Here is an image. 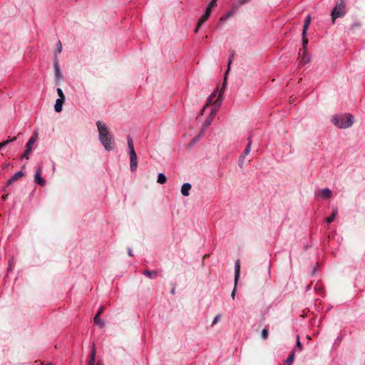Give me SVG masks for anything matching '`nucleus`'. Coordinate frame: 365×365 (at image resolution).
<instances>
[{
	"label": "nucleus",
	"instance_id": "nucleus-39",
	"mask_svg": "<svg viewBox=\"0 0 365 365\" xmlns=\"http://www.w3.org/2000/svg\"><path fill=\"white\" fill-rule=\"evenodd\" d=\"M128 253L129 256H130V257L133 256V252H132V250L130 248H128Z\"/></svg>",
	"mask_w": 365,
	"mask_h": 365
},
{
	"label": "nucleus",
	"instance_id": "nucleus-9",
	"mask_svg": "<svg viewBox=\"0 0 365 365\" xmlns=\"http://www.w3.org/2000/svg\"><path fill=\"white\" fill-rule=\"evenodd\" d=\"M42 168H43L42 165H40L37 168L35 176H34L35 182L40 185H45V182H46L45 180L41 178Z\"/></svg>",
	"mask_w": 365,
	"mask_h": 365
},
{
	"label": "nucleus",
	"instance_id": "nucleus-23",
	"mask_svg": "<svg viewBox=\"0 0 365 365\" xmlns=\"http://www.w3.org/2000/svg\"><path fill=\"white\" fill-rule=\"evenodd\" d=\"M127 142H128V149H129V153L130 152H134L135 149H134V146H133V140H132V138L130 136H128Z\"/></svg>",
	"mask_w": 365,
	"mask_h": 365
},
{
	"label": "nucleus",
	"instance_id": "nucleus-36",
	"mask_svg": "<svg viewBox=\"0 0 365 365\" xmlns=\"http://www.w3.org/2000/svg\"><path fill=\"white\" fill-rule=\"evenodd\" d=\"M62 51V45H61V43L60 41H58V43H57V51L58 53H61Z\"/></svg>",
	"mask_w": 365,
	"mask_h": 365
},
{
	"label": "nucleus",
	"instance_id": "nucleus-18",
	"mask_svg": "<svg viewBox=\"0 0 365 365\" xmlns=\"http://www.w3.org/2000/svg\"><path fill=\"white\" fill-rule=\"evenodd\" d=\"M94 322L101 328L104 327V321L100 318L99 314H96L94 317Z\"/></svg>",
	"mask_w": 365,
	"mask_h": 365
},
{
	"label": "nucleus",
	"instance_id": "nucleus-14",
	"mask_svg": "<svg viewBox=\"0 0 365 365\" xmlns=\"http://www.w3.org/2000/svg\"><path fill=\"white\" fill-rule=\"evenodd\" d=\"M310 21H311V16H310V15H308L304 22L302 36L307 35V32L309 26L310 24Z\"/></svg>",
	"mask_w": 365,
	"mask_h": 365
},
{
	"label": "nucleus",
	"instance_id": "nucleus-1",
	"mask_svg": "<svg viewBox=\"0 0 365 365\" xmlns=\"http://www.w3.org/2000/svg\"><path fill=\"white\" fill-rule=\"evenodd\" d=\"M99 132V139L105 149L110 150L113 149V138L106 125L101 121L96 123Z\"/></svg>",
	"mask_w": 365,
	"mask_h": 365
},
{
	"label": "nucleus",
	"instance_id": "nucleus-11",
	"mask_svg": "<svg viewBox=\"0 0 365 365\" xmlns=\"http://www.w3.org/2000/svg\"><path fill=\"white\" fill-rule=\"evenodd\" d=\"M317 195L322 199H329L332 196V192L329 188H324L318 192Z\"/></svg>",
	"mask_w": 365,
	"mask_h": 365
},
{
	"label": "nucleus",
	"instance_id": "nucleus-4",
	"mask_svg": "<svg viewBox=\"0 0 365 365\" xmlns=\"http://www.w3.org/2000/svg\"><path fill=\"white\" fill-rule=\"evenodd\" d=\"M240 260L237 259L235 263V286H234V289L231 293V297L233 299H235V297L237 283H238V281L240 279Z\"/></svg>",
	"mask_w": 365,
	"mask_h": 365
},
{
	"label": "nucleus",
	"instance_id": "nucleus-3",
	"mask_svg": "<svg viewBox=\"0 0 365 365\" xmlns=\"http://www.w3.org/2000/svg\"><path fill=\"white\" fill-rule=\"evenodd\" d=\"M346 4L344 0H340L338 1L331 12L332 23L334 24L335 20L337 18L342 17L345 15Z\"/></svg>",
	"mask_w": 365,
	"mask_h": 365
},
{
	"label": "nucleus",
	"instance_id": "nucleus-27",
	"mask_svg": "<svg viewBox=\"0 0 365 365\" xmlns=\"http://www.w3.org/2000/svg\"><path fill=\"white\" fill-rule=\"evenodd\" d=\"M233 14V11H230L229 12H227V14H225L224 16H222L221 18H220V21H226L228 18H230L232 15Z\"/></svg>",
	"mask_w": 365,
	"mask_h": 365
},
{
	"label": "nucleus",
	"instance_id": "nucleus-12",
	"mask_svg": "<svg viewBox=\"0 0 365 365\" xmlns=\"http://www.w3.org/2000/svg\"><path fill=\"white\" fill-rule=\"evenodd\" d=\"M24 175V173L22 171L16 172L14 175H12L11 178L7 180V185H11L14 182L18 180L21 178Z\"/></svg>",
	"mask_w": 365,
	"mask_h": 365
},
{
	"label": "nucleus",
	"instance_id": "nucleus-40",
	"mask_svg": "<svg viewBox=\"0 0 365 365\" xmlns=\"http://www.w3.org/2000/svg\"><path fill=\"white\" fill-rule=\"evenodd\" d=\"M10 165V163H6V164H4L3 165V168H6L7 167H9Z\"/></svg>",
	"mask_w": 365,
	"mask_h": 365
},
{
	"label": "nucleus",
	"instance_id": "nucleus-30",
	"mask_svg": "<svg viewBox=\"0 0 365 365\" xmlns=\"http://www.w3.org/2000/svg\"><path fill=\"white\" fill-rule=\"evenodd\" d=\"M57 93L59 96L58 99H63V100H65V96H64V94H63V91L61 90V88H58L57 90Z\"/></svg>",
	"mask_w": 365,
	"mask_h": 365
},
{
	"label": "nucleus",
	"instance_id": "nucleus-35",
	"mask_svg": "<svg viewBox=\"0 0 365 365\" xmlns=\"http://www.w3.org/2000/svg\"><path fill=\"white\" fill-rule=\"evenodd\" d=\"M297 347L299 349V350H302V345L299 341V336H297Z\"/></svg>",
	"mask_w": 365,
	"mask_h": 365
},
{
	"label": "nucleus",
	"instance_id": "nucleus-33",
	"mask_svg": "<svg viewBox=\"0 0 365 365\" xmlns=\"http://www.w3.org/2000/svg\"><path fill=\"white\" fill-rule=\"evenodd\" d=\"M55 70H56V75L57 77L60 76V68L57 63V61L55 62Z\"/></svg>",
	"mask_w": 365,
	"mask_h": 365
},
{
	"label": "nucleus",
	"instance_id": "nucleus-37",
	"mask_svg": "<svg viewBox=\"0 0 365 365\" xmlns=\"http://www.w3.org/2000/svg\"><path fill=\"white\" fill-rule=\"evenodd\" d=\"M250 0H238V6H241V5L247 3Z\"/></svg>",
	"mask_w": 365,
	"mask_h": 365
},
{
	"label": "nucleus",
	"instance_id": "nucleus-25",
	"mask_svg": "<svg viewBox=\"0 0 365 365\" xmlns=\"http://www.w3.org/2000/svg\"><path fill=\"white\" fill-rule=\"evenodd\" d=\"M167 180L166 176L163 173H160L158 176L157 182L160 184H164Z\"/></svg>",
	"mask_w": 365,
	"mask_h": 365
},
{
	"label": "nucleus",
	"instance_id": "nucleus-10",
	"mask_svg": "<svg viewBox=\"0 0 365 365\" xmlns=\"http://www.w3.org/2000/svg\"><path fill=\"white\" fill-rule=\"evenodd\" d=\"M211 11L210 9H206L205 13L202 15L200 19L198 21L196 29H195V32L197 33L200 29V27L207 20L210 15Z\"/></svg>",
	"mask_w": 365,
	"mask_h": 365
},
{
	"label": "nucleus",
	"instance_id": "nucleus-42",
	"mask_svg": "<svg viewBox=\"0 0 365 365\" xmlns=\"http://www.w3.org/2000/svg\"><path fill=\"white\" fill-rule=\"evenodd\" d=\"M46 365H53L52 364L49 363V364H47Z\"/></svg>",
	"mask_w": 365,
	"mask_h": 365
},
{
	"label": "nucleus",
	"instance_id": "nucleus-5",
	"mask_svg": "<svg viewBox=\"0 0 365 365\" xmlns=\"http://www.w3.org/2000/svg\"><path fill=\"white\" fill-rule=\"evenodd\" d=\"M247 140H248V143H247L243 153L240 156V158H239V166L240 168H243L245 156L249 155V153H250L251 145H252V135L249 136V138H247Z\"/></svg>",
	"mask_w": 365,
	"mask_h": 365
},
{
	"label": "nucleus",
	"instance_id": "nucleus-21",
	"mask_svg": "<svg viewBox=\"0 0 365 365\" xmlns=\"http://www.w3.org/2000/svg\"><path fill=\"white\" fill-rule=\"evenodd\" d=\"M337 213H338L337 209L336 208L334 209L331 215L329 217L327 218V220H326L327 222L328 223L332 222L334 221V220L335 219L336 216L337 215Z\"/></svg>",
	"mask_w": 365,
	"mask_h": 365
},
{
	"label": "nucleus",
	"instance_id": "nucleus-32",
	"mask_svg": "<svg viewBox=\"0 0 365 365\" xmlns=\"http://www.w3.org/2000/svg\"><path fill=\"white\" fill-rule=\"evenodd\" d=\"M269 332L266 329H263L262 331V337L263 339H267L268 338Z\"/></svg>",
	"mask_w": 365,
	"mask_h": 365
},
{
	"label": "nucleus",
	"instance_id": "nucleus-15",
	"mask_svg": "<svg viewBox=\"0 0 365 365\" xmlns=\"http://www.w3.org/2000/svg\"><path fill=\"white\" fill-rule=\"evenodd\" d=\"M216 93H217V90L215 91L207 99V103L204 106V107L202 108V109L201 110V115L203 114V112L205 111V110L206 109V108L208 106L209 104L212 103L214 98H215L216 96Z\"/></svg>",
	"mask_w": 365,
	"mask_h": 365
},
{
	"label": "nucleus",
	"instance_id": "nucleus-24",
	"mask_svg": "<svg viewBox=\"0 0 365 365\" xmlns=\"http://www.w3.org/2000/svg\"><path fill=\"white\" fill-rule=\"evenodd\" d=\"M143 274L144 275L148 277L149 278H153L157 274V272L155 270H153V271L144 270L143 272Z\"/></svg>",
	"mask_w": 365,
	"mask_h": 365
},
{
	"label": "nucleus",
	"instance_id": "nucleus-38",
	"mask_svg": "<svg viewBox=\"0 0 365 365\" xmlns=\"http://www.w3.org/2000/svg\"><path fill=\"white\" fill-rule=\"evenodd\" d=\"M104 311V307L103 306H101L98 311V313L97 314H99V316L103 313V312Z\"/></svg>",
	"mask_w": 365,
	"mask_h": 365
},
{
	"label": "nucleus",
	"instance_id": "nucleus-28",
	"mask_svg": "<svg viewBox=\"0 0 365 365\" xmlns=\"http://www.w3.org/2000/svg\"><path fill=\"white\" fill-rule=\"evenodd\" d=\"M234 56H235V51H232L231 52V55L230 56V58H229V61H228V67H227V72L226 73H228L229 70H230V64L232 63V61H233L234 59Z\"/></svg>",
	"mask_w": 365,
	"mask_h": 365
},
{
	"label": "nucleus",
	"instance_id": "nucleus-17",
	"mask_svg": "<svg viewBox=\"0 0 365 365\" xmlns=\"http://www.w3.org/2000/svg\"><path fill=\"white\" fill-rule=\"evenodd\" d=\"M64 101L65 100L58 99V98L56 101V103H55V106H54L56 112L59 113L62 110V106H63Z\"/></svg>",
	"mask_w": 365,
	"mask_h": 365
},
{
	"label": "nucleus",
	"instance_id": "nucleus-19",
	"mask_svg": "<svg viewBox=\"0 0 365 365\" xmlns=\"http://www.w3.org/2000/svg\"><path fill=\"white\" fill-rule=\"evenodd\" d=\"M302 55V56L299 59V64L304 66L309 61V58L306 56V53H304V51Z\"/></svg>",
	"mask_w": 365,
	"mask_h": 365
},
{
	"label": "nucleus",
	"instance_id": "nucleus-6",
	"mask_svg": "<svg viewBox=\"0 0 365 365\" xmlns=\"http://www.w3.org/2000/svg\"><path fill=\"white\" fill-rule=\"evenodd\" d=\"M225 86H226V80L225 79L222 90H221L220 93H219L217 98L214 102V103L215 105V108L211 111L210 116H212L214 118V115H215L216 112L217 111L218 108L220 106L222 101V90L225 87Z\"/></svg>",
	"mask_w": 365,
	"mask_h": 365
},
{
	"label": "nucleus",
	"instance_id": "nucleus-20",
	"mask_svg": "<svg viewBox=\"0 0 365 365\" xmlns=\"http://www.w3.org/2000/svg\"><path fill=\"white\" fill-rule=\"evenodd\" d=\"M95 361H96V350L94 346L92 349L91 353V357L88 362V365H95Z\"/></svg>",
	"mask_w": 365,
	"mask_h": 365
},
{
	"label": "nucleus",
	"instance_id": "nucleus-29",
	"mask_svg": "<svg viewBox=\"0 0 365 365\" xmlns=\"http://www.w3.org/2000/svg\"><path fill=\"white\" fill-rule=\"evenodd\" d=\"M302 41H303V51H304V53H306V46L308 43V39L307 38L306 36H302Z\"/></svg>",
	"mask_w": 365,
	"mask_h": 365
},
{
	"label": "nucleus",
	"instance_id": "nucleus-26",
	"mask_svg": "<svg viewBox=\"0 0 365 365\" xmlns=\"http://www.w3.org/2000/svg\"><path fill=\"white\" fill-rule=\"evenodd\" d=\"M16 139V138L14 137V138L9 139V140H5L4 142L0 143V150L2 148H4V146H6V145H8L9 143H10L11 142L14 141Z\"/></svg>",
	"mask_w": 365,
	"mask_h": 365
},
{
	"label": "nucleus",
	"instance_id": "nucleus-34",
	"mask_svg": "<svg viewBox=\"0 0 365 365\" xmlns=\"http://www.w3.org/2000/svg\"><path fill=\"white\" fill-rule=\"evenodd\" d=\"M220 319V315H217V316L214 318V319H213V321H212V326H213V325L216 324L219 322Z\"/></svg>",
	"mask_w": 365,
	"mask_h": 365
},
{
	"label": "nucleus",
	"instance_id": "nucleus-41",
	"mask_svg": "<svg viewBox=\"0 0 365 365\" xmlns=\"http://www.w3.org/2000/svg\"><path fill=\"white\" fill-rule=\"evenodd\" d=\"M197 139H198V137H197V138H194V139H193V140H194V141H195V140H197Z\"/></svg>",
	"mask_w": 365,
	"mask_h": 365
},
{
	"label": "nucleus",
	"instance_id": "nucleus-16",
	"mask_svg": "<svg viewBox=\"0 0 365 365\" xmlns=\"http://www.w3.org/2000/svg\"><path fill=\"white\" fill-rule=\"evenodd\" d=\"M213 120V117L212 116H209L206 120L204 122V124H203V126H202V128L201 129V131H200V135H202L203 133L205 132V130L211 124L212 121Z\"/></svg>",
	"mask_w": 365,
	"mask_h": 365
},
{
	"label": "nucleus",
	"instance_id": "nucleus-7",
	"mask_svg": "<svg viewBox=\"0 0 365 365\" xmlns=\"http://www.w3.org/2000/svg\"><path fill=\"white\" fill-rule=\"evenodd\" d=\"M36 140V137L32 136L29 141L27 142L26 145V150L23 155V158H25L26 159L29 158V155L32 150V145L34 143V142Z\"/></svg>",
	"mask_w": 365,
	"mask_h": 365
},
{
	"label": "nucleus",
	"instance_id": "nucleus-2",
	"mask_svg": "<svg viewBox=\"0 0 365 365\" xmlns=\"http://www.w3.org/2000/svg\"><path fill=\"white\" fill-rule=\"evenodd\" d=\"M354 117L350 114L336 115L332 118V123L340 128H347L352 125Z\"/></svg>",
	"mask_w": 365,
	"mask_h": 365
},
{
	"label": "nucleus",
	"instance_id": "nucleus-31",
	"mask_svg": "<svg viewBox=\"0 0 365 365\" xmlns=\"http://www.w3.org/2000/svg\"><path fill=\"white\" fill-rule=\"evenodd\" d=\"M216 2H217V0H212L209 3L207 9H210V11H212V8H214L216 6Z\"/></svg>",
	"mask_w": 365,
	"mask_h": 365
},
{
	"label": "nucleus",
	"instance_id": "nucleus-13",
	"mask_svg": "<svg viewBox=\"0 0 365 365\" xmlns=\"http://www.w3.org/2000/svg\"><path fill=\"white\" fill-rule=\"evenodd\" d=\"M191 189V184L186 182L184 183L181 187V193L183 196H188L190 195V190Z\"/></svg>",
	"mask_w": 365,
	"mask_h": 365
},
{
	"label": "nucleus",
	"instance_id": "nucleus-22",
	"mask_svg": "<svg viewBox=\"0 0 365 365\" xmlns=\"http://www.w3.org/2000/svg\"><path fill=\"white\" fill-rule=\"evenodd\" d=\"M294 360V351H292V352L290 353L289 356H288V358L286 359L285 361V364L287 365H292L293 361Z\"/></svg>",
	"mask_w": 365,
	"mask_h": 365
},
{
	"label": "nucleus",
	"instance_id": "nucleus-8",
	"mask_svg": "<svg viewBox=\"0 0 365 365\" xmlns=\"http://www.w3.org/2000/svg\"><path fill=\"white\" fill-rule=\"evenodd\" d=\"M130 167L132 172H135L138 167V161H137V155L135 153V151L134 152H130Z\"/></svg>",
	"mask_w": 365,
	"mask_h": 365
}]
</instances>
